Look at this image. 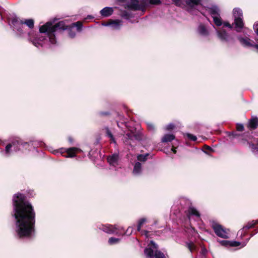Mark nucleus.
<instances>
[{
	"mask_svg": "<svg viewBox=\"0 0 258 258\" xmlns=\"http://www.w3.org/2000/svg\"><path fill=\"white\" fill-rule=\"evenodd\" d=\"M254 47L258 50V44L254 45Z\"/></svg>",
	"mask_w": 258,
	"mask_h": 258,
	"instance_id": "49530a36",
	"label": "nucleus"
},
{
	"mask_svg": "<svg viewBox=\"0 0 258 258\" xmlns=\"http://www.w3.org/2000/svg\"><path fill=\"white\" fill-rule=\"evenodd\" d=\"M13 216L15 219V230L20 237H28L34 231L35 213L25 196L20 193L13 197Z\"/></svg>",
	"mask_w": 258,
	"mask_h": 258,
	"instance_id": "f257e3e1",
	"label": "nucleus"
},
{
	"mask_svg": "<svg viewBox=\"0 0 258 258\" xmlns=\"http://www.w3.org/2000/svg\"><path fill=\"white\" fill-rule=\"evenodd\" d=\"M172 151H173V153H176V150L174 148H172Z\"/></svg>",
	"mask_w": 258,
	"mask_h": 258,
	"instance_id": "de8ad7c7",
	"label": "nucleus"
},
{
	"mask_svg": "<svg viewBox=\"0 0 258 258\" xmlns=\"http://www.w3.org/2000/svg\"><path fill=\"white\" fill-rule=\"evenodd\" d=\"M175 126L173 123H170L165 126V130L170 131L174 128Z\"/></svg>",
	"mask_w": 258,
	"mask_h": 258,
	"instance_id": "2f4dec72",
	"label": "nucleus"
},
{
	"mask_svg": "<svg viewBox=\"0 0 258 258\" xmlns=\"http://www.w3.org/2000/svg\"><path fill=\"white\" fill-rule=\"evenodd\" d=\"M69 35L71 38H74L76 35V33L73 32L72 30H70L69 32Z\"/></svg>",
	"mask_w": 258,
	"mask_h": 258,
	"instance_id": "a19ab883",
	"label": "nucleus"
},
{
	"mask_svg": "<svg viewBox=\"0 0 258 258\" xmlns=\"http://www.w3.org/2000/svg\"><path fill=\"white\" fill-rule=\"evenodd\" d=\"M107 161L109 165L114 167L115 169L116 170V168L117 167V166L119 165L118 155L117 154H114L111 156H109L107 158Z\"/></svg>",
	"mask_w": 258,
	"mask_h": 258,
	"instance_id": "9b49d317",
	"label": "nucleus"
},
{
	"mask_svg": "<svg viewBox=\"0 0 258 258\" xmlns=\"http://www.w3.org/2000/svg\"><path fill=\"white\" fill-rule=\"evenodd\" d=\"M175 5L179 7H181L184 5L183 0H172Z\"/></svg>",
	"mask_w": 258,
	"mask_h": 258,
	"instance_id": "7c9ffc66",
	"label": "nucleus"
},
{
	"mask_svg": "<svg viewBox=\"0 0 258 258\" xmlns=\"http://www.w3.org/2000/svg\"><path fill=\"white\" fill-rule=\"evenodd\" d=\"M133 227H130L127 228V229L126 230V232H125V234L127 235H130L131 234V233H132L133 232Z\"/></svg>",
	"mask_w": 258,
	"mask_h": 258,
	"instance_id": "58836bf2",
	"label": "nucleus"
},
{
	"mask_svg": "<svg viewBox=\"0 0 258 258\" xmlns=\"http://www.w3.org/2000/svg\"><path fill=\"white\" fill-rule=\"evenodd\" d=\"M233 15L234 18L235 28L237 32H239L243 27L242 10L239 8H234L233 10Z\"/></svg>",
	"mask_w": 258,
	"mask_h": 258,
	"instance_id": "20e7f679",
	"label": "nucleus"
},
{
	"mask_svg": "<svg viewBox=\"0 0 258 258\" xmlns=\"http://www.w3.org/2000/svg\"><path fill=\"white\" fill-rule=\"evenodd\" d=\"M122 21L118 20L111 21L109 23L104 24V26H111V27L114 29H119L122 26Z\"/></svg>",
	"mask_w": 258,
	"mask_h": 258,
	"instance_id": "2eb2a0df",
	"label": "nucleus"
},
{
	"mask_svg": "<svg viewBox=\"0 0 258 258\" xmlns=\"http://www.w3.org/2000/svg\"><path fill=\"white\" fill-rule=\"evenodd\" d=\"M25 145H28L27 143L20 144L18 141L13 142L12 143L8 144L5 151H2V152L4 156L6 157L9 156L13 151L17 152L20 150V146H25Z\"/></svg>",
	"mask_w": 258,
	"mask_h": 258,
	"instance_id": "39448f33",
	"label": "nucleus"
},
{
	"mask_svg": "<svg viewBox=\"0 0 258 258\" xmlns=\"http://www.w3.org/2000/svg\"><path fill=\"white\" fill-rule=\"evenodd\" d=\"M187 137L190 140L196 141L197 140V137L196 136L190 134H186Z\"/></svg>",
	"mask_w": 258,
	"mask_h": 258,
	"instance_id": "72a5a7b5",
	"label": "nucleus"
},
{
	"mask_svg": "<svg viewBox=\"0 0 258 258\" xmlns=\"http://www.w3.org/2000/svg\"><path fill=\"white\" fill-rule=\"evenodd\" d=\"M212 227L218 237L222 238H228L229 237L227 230L225 229L221 225L213 223L212 224Z\"/></svg>",
	"mask_w": 258,
	"mask_h": 258,
	"instance_id": "423d86ee",
	"label": "nucleus"
},
{
	"mask_svg": "<svg viewBox=\"0 0 258 258\" xmlns=\"http://www.w3.org/2000/svg\"><path fill=\"white\" fill-rule=\"evenodd\" d=\"M255 224H256V222H254V221H252L248 223L244 227H243V228L242 229H241L240 230H239L238 231V233H241V234H242L245 229H250V228L253 227L255 225Z\"/></svg>",
	"mask_w": 258,
	"mask_h": 258,
	"instance_id": "5701e85b",
	"label": "nucleus"
},
{
	"mask_svg": "<svg viewBox=\"0 0 258 258\" xmlns=\"http://www.w3.org/2000/svg\"><path fill=\"white\" fill-rule=\"evenodd\" d=\"M148 156V154H147L146 155H139L137 156V159L139 161L145 162L147 160V157Z\"/></svg>",
	"mask_w": 258,
	"mask_h": 258,
	"instance_id": "c756f323",
	"label": "nucleus"
},
{
	"mask_svg": "<svg viewBox=\"0 0 258 258\" xmlns=\"http://www.w3.org/2000/svg\"><path fill=\"white\" fill-rule=\"evenodd\" d=\"M238 39L240 41L241 44L244 46H247V47L253 46L254 47V45L252 44L250 42V39L249 38H244L241 37H238Z\"/></svg>",
	"mask_w": 258,
	"mask_h": 258,
	"instance_id": "f3484780",
	"label": "nucleus"
},
{
	"mask_svg": "<svg viewBox=\"0 0 258 258\" xmlns=\"http://www.w3.org/2000/svg\"><path fill=\"white\" fill-rule=\"evenodd\" d=\"M134 137V135L133 133H127L124 136L125 138H127L129 140H132Z\"/></svg>",
	"mask_w": 258,
	"mask_h": 258,
	"instance_id": "e433bc0d",
	"label": "nucleus"
},
{
	"mask_svg": "<svg viewBox=\"0 0 258 258\" xmlns=\"http://www.w3.org/2000/svg\"><path fill=\"white\" fill-rule=\"evenodd\" d=\"M105 130H106V133L107 136L110 138V139L111 140V141L113 143L115 144L116 143L115 140L113 137V136L111 134L110 131L109 130V128L108 127H106Z\"/></svg>",
	"mask_w": 258,
	"mask_h": 258,
	"instance_id": "bb28decb",
	"label": "nucleus"
},
{
	"mask_svg": "<svg viewBox=\"0 0 258 258\" xmlns=\"http://www.w3.org/2000/svg\"><path fill=\"white\" fill-rule=\"evenodd\" d=\"M236 129L238 131H242L244 129V126L242 124L237 123L236 125Z\"/></svg>",
	"mask_w": 258,
	"mask_h": 258,
	"instance_id": "c9c22d12",
	"label": "nucleus"
},
{
	"mask_svg": "<svg viewBox=\"0 0 258 258\" xmlns=\"http://www.w3.org/2000/svg\"><path fill=\"white\" fill-rule=\"evenodd\" d=\"M142 171V165L139 162H137L135 163L133 173L135 175H139Z\"/></svg>",
	"mask_w": 258,
	"mask_h": 258,
	"instance_id": "a211bd4d",
	"label": "nucleus"
},
{
	"mask_svg": "<svg viewBox=\"0 0 258 258\" xmlns=\"http://www.w3.org/2000/svg\"><path fill=\"white\" fill-rule=\"evenodd\" d=\"M175 139V136L172 134H166L162 139V142H171Z\"/></svg>",
	"mask_w": 258,
	"mask_h": 258,
	"instance_id": "aec40b11",
	"label": "nucleus"
},
{
	"mask_svg": "<svg viewBox=\"0 0 258 258\" xmlns=\"http://www.w3.org/2000/svg\"><path fill=\"white\" fill-rule=\"evenodd\" d=\"M147 222V219L146 218H142L141 219L139 222L137 226V230L140 231L141 229V228L144 224H145Z\"/></svg>",
	"mask_w": 258,
	"mask_h": 258,
	"instance_id": "a878e982",
	"label": "nucleus"
},
{
	"mask_svg": "<svg viewBox=\"0 0 258 258\" xmlns=\"http://www.w3.org/2000/svg\"><path fill=\"white\" fill-rule=\"evenodd\" d=\"M222 24H223L224 26L227 27L230 29L232 28V26L228 22H225Z\"/></svg>",
	"mask_w": 258,
	"mask_h": 258,
	"instance_id": "37998d69",
	"label": "nucleus"
},
{
	"mask_svg": "<svg viewBox=\"0 0 258 258\" xmlns=\"http://www.w3.org/2000/svg\"><path fill=\"white\" fill-rule=\"evenodd\" d=\"M258 126V118L252 117L248 122V127L251 129H255Z\"/></svg>",
	"mask_w": 258,
	"mask_h": 258,
	"instance_id": "6ab92c4d",
	"label": "nucleus"
},
{
	"mask_svg": "<svg viewBox=\"0 0 258 258\" xmlns=\"http://www.w3.org/2000/svg\"><path fill=\"white\" fill-rule=\"evenodd\" d=\"M186 245L191 252L196 250L197 247L192 242H186Z\"/></svg>",
	"mask_w": 258,
	"mask_h": 258,
	"instance_id": "393cba45",
	"label": "nucleus"
},
{
	"mask_svg": "<svg viewBox=\"0 0 258 258\" xmlns=\"http://www.w3.org/2000/svg\"><path fill=\"white\" fill-rule=\"evenodd\" d=\"M189 217L191 216H195L198 218L200 217V214L199 212L194 208L190 207L188 209Z\"/></svg>",
	"mask_w": 258,
	"mask_h": 258,
	"instance_id": "4be33fe9",
	"label": "nucleus"
},
{
	"mask_svg": "<svg viewBox=\"0 0 258 258\" xmlns=\"http://www.w3.org/2000/svg\"><path fill=\"white\" fill-rule=\"evenodd\" d=\"M248 240V239H247L246 242H243L242 243H241L239 242L236 241H230L229 246L236 247V246L241 245V247H243L246 245Z\"/></svg>",
	"mask_w": 258,
	"mask_h": 258,
	"instance_id": "412c9836",
	"label": "nucleus"
},
{
	"mask_svg": "<svg viewBox=\"0 0 258 258\" xmlns=\"http://www.w3.org/2000/svg\"><path fill=\"white\" fill-rule=\"evenodd\" d=\"M213 20L214 24L217 26H220L222 24V22L220 15L213 17Z\"/></svg>",
	"mask_w": 258,
	"mask_h": 258,
	"instance_id": "b1692460",
	"label": "nucleus"
},
{
	"mask_svg": "<svg viewBox=\"0 0 258 258\" xmlns=\"http://www.w3.org/2000/svg\"><path fill=\"white\" fill-rule=\"evenodd\" d=\"M206 10L211 15L212 17L220 15V10L215 5L207 7Z\"/></svg>",
	"mask_w": 258,
	"mask_h": 258,
	"instance_id": "ddd939ff",
	"label": "nucleus"
},
{
	"mask_svg": "<svg viewBox=\"0 0 258 258\" xmlns=\"http://www.w3.org/2000/svg\"><path fill=\"white\" fill-rule=\"evenodd\" d=\"M67 29V26L64 21H59L55 24L48 22L40 27V34L36 37L32 38L30 36V39L33 44L37 47H42L48 43L55 44L56 42L55 33L58 31L64 30Z\"/></svg>",
	"mask_w": 258,
	"mask_h": 258,
	"instance_id": "f03ea898",
	"label": "nucleus"
},
{
	"mask_svg": "<svg viewBox=\"0 0 258 258\" xmlns=\"http://www.w3.org/2000/svg\"><path fill=\"white\" fill-rule=\"evenodd\" d=\"M217 34L219 39L222 41L229 42L232 39L230 36L223 29L217 30Z\"/></svg>",
	"mask_w": 258,
	"mask_h": 258,
	"instance_id": "f8f14e48",
	"label": "nucleus"
},
{
	"mask_svg": "<svg viewBox=\"0 0 258 258\" xmlns=\"http://www.w3.org/2000/svg\"><path fill=\"white\" fill-rule=\"evenodd\" d=\"M72 27H76L77 28V30L78 31H80L81 30L82 27V23L80 21H78L76 23H74L72 24Z\"/></svg>",
	"mask_w": 258,
	"mask_h": 258,
	"instance_id": "cd10ccee",
	"label": "nucleus"
},
{
	"mask_svg": "<svg viewBox=\"0 0 258 258\" xmlns=\"http://www.w3.org/2000/svg\"><path fill=\"white\" fill-rule=\"evenodd\" d=\"M253 28L256 32V34L258 35V23H255L253 25Z\"/></svg>",
	"mask_w": 258,
	"mask_h": 258,
	"instance_id": "79ce46f5",
	"label": "nucleus"
},
{
	"mask_svg": "<svg viewBox=\"0 0 258 258\" xmlns=\"http://www.w3.org/2000/svg\"><path fill=\"white\" fill-rule=\"evenodd\" d=\"M133 227H130L127 228V229L126 230V232H125V234L127 235H130L131 234V233H132L133 232Z\"/></svg>",
	"mask_w": 258,
	"mask_h": 258,
	"instance_id": "4c0bfd02",
	"label": "nucleus"
},
{
	"mask_svg": "<svg viewBox=\"0 0 258 258\" xmlns=\"http://www.w3.org/2000/svg\"><path fill=\"white\" fill-rule=\"evenodd\" d=\"M158 246L153 241L151 240L148 247L144 250L146 258H166L165 254L158 250Z\"/></svg>",
	"mask_w": 258,
	"mask_h": 258,
	"instance_id": "7ed1b4c3",
	"label": "nucleus"
},
{
	"mask_svg": "<svg viewBox=\"0 0 258 258\" xmlns=\"http://www.w3.org/2000/svg\"><path fill=\"white\" fill-rule=\"evenodd\" d=\"M120 241V239L114 237H111L108 240V243L110 245L117 243Z\"/></svg>",
	"mask_w": 258,
	"mask_h": 258,
	"instance_id": "c85d7f7f",
	"label": "nucleus"
},
{
	"mask_svg": "<svg viewBox=\"0 0 258 258\" xmlns=\"http://www.w3.org/2000/svg\"><path fill=\"white\" fill-rule=\"evenodd\" d=\"M12 24L13 25L14 29H18L17 27L19 25H23V24H26L30 28H33L34 27V21L32 19H27L25 20L24 21H19L17 19L14 18L12 20Z\"/></svg>",
	"mask_w": 258,
	"mask_h": 258,
	"instance_id": "0eeeda50",
	"label": "nucleus"
},
{
	"mask_svg": "<svg viewBox=\"0 0 258 258\" xmlns=\"http://www.w3.org/2000/svg\"><path fill=\"white\" fill-rule=\"evenodd\" d=\"M120 227L116 226L115 225H103L101 228H99L101 230L104 231L106 233L109 234L115 233L116 234H120L118 231Z\"/></svg>",
	"mask_w": 258,
	"mask_h": 258,
	"instance_id": "9d476101",
	"label": "nucleus"
},
{
	"mask_svg": "<svg viewBox=\"0 0 258 258\" xmlns=\"http://www.w3.org/2000/svg\"><path fill=\"white\" fill-rule=\"evenodd\" d=\"M147 125L148 129L150 131H154L155 126H154V124L152 123L148 122V123H147Z\"/></svg>",
	"mask_w": 258,
	"mask_h": 258,
	"instance_id": "f704fd0d",
	"label": "nucleus"
},
{
	"mask_svg": "<svg viewBox=\"0 0 258 258\" xmlns=\"http://www.w3.org/2000/svg\"><path fill=\"white\" fill-rule=\"evenodd\" d=\"M185 2L188 11L194 14V10L200 6L201 0H185Z\"/></svg>",
	"mask_w": 258,
	"mask_h": 258,
	"instance_id": "6e6552de",
	"label": "nucleus"
},
{
	"mask_svg": "<svg viewBox=\"0 0 258 258\" xmlns=\"http://www.w3.org/2000/svg\"><path fill=\"white\" fill-rule=\"evenodd\" d=\"M248 144H249V147H250L251 149H254L255 148L254 144H250V143H248Z\"/></svg>",
	"mask_w": 258,
	"mask_h": 258,
	"instance_id": "c03bdc74",
	"label": "nucleus"
},
{
	"mask_svg": "<svg viewBox=\"0 0 258 258\" xmlns=\"http://www.w3.org/2000/svg\"><path fill=\"white\" fill-rule=\"evenodd\" d=\"M220 243L223 246H229L230 241L228 240H220L219 241Z\"/></svg>",
	"mask_w": 258,
	"mask_h": 258,
	"instance_id": "473e14b6",
	"label": "nucleus"
},
{
	"mask_svg": "<svg viewBox=\"0 0 258 258\" xmlns=\"http://www.w3.org/2000/svg\"><path fill=\"white\" fill-rule=\"evenodd\" d=\"M88 17H89V18H92V17H91V16H88Z\"/></svg>",
	"mask_w": 258,
	"mask_h": 258,
	"instance_id": "09e8293b",
	"label": "nucleus"
},
{
	"mask_svg": "<svg viewBox=\"0 0 258 258\" xmlns=\"http://www.w3.org/2000/svg\"><path fill=\"white\" fill-rule=\"evenodd\" d=\"M206 251H207V250H206V249L205 248H203V249H202V252H203L204 253H206Z\"/></svg>",
	"mask_w": 258,
	"mask_h": 258,
	"instance_id": "a18cd8bd",
	"label": "nucleus"
},
{
	"mask_svg": "<svg viewBox=\"0 0 258 258\" xmlns=\"http://www.w3.org/2000/svg\"><path fill=\"white\" fill-rule=\"evenodd\" d=\"M197 32L202 36L206 37L209 35V31L203 24H200L198 27Z\"/></svg>",
	"mask_w": 258,
	"mask_h": 258,
	"instance_id": "4468645a",
	"label": "nucleus"
},
{
	"mask_svg": "<svg viewBox=\"0 0 258 258\" xmlns=\"http://www.w3.org/2000/svg\"><path fill=\"white\" fill-rule=\"evenodd\" d=\"M113 12L112 8L111 7H105L100 11V14L101 16L104 17H107L112 15Z\"/></svg>",
	"mask_w": 258,
	"mask_h": 258,
	"instance_id": "dca6fc26",
	"label": "nucleus"
},
{
	"mask_svg": "<svg viewBox=\"0 0 258 258\" xmlns=\"http://www.w3.org/2000/svg\"><path fill=\"white\" fill-rule=\"evenodd\" d=\"M61 154L64 152H66L67 155H63L67 158H73L76 156V153L82 152V150L78 148L72 147L68 149H61Z\"/></svg>",
	"mask_w": 258,
	"mask_h": 258,
	"instance_id": "1a4fd4ad",
	"label": "nucleus"
},
{
	"mask_svg": "<svg viewBox=\"0 0 258 258\" xmlns=\"http://www.w3.org/2000/svg\"><path fill=\"white\" fill-rule=\"evenodd\" d=\"M145 232L146 234L148 233V231H146Z\"/></svg>",
	"mask_w": 258,
	"mask_h": 258,
	"instance_id": "8fccbe9b",
	"label": "nucleus"
},
{
	"mask_svg": "<svg viewBox=\"0 0 258 258\" xmlns=\"http://www.w3.org/2000/svg\"><path fill=\"white\" fill-rule=\"evenodd\" d=\"M149 2L151 4L158 5L160 4V0H149Z\"/></svg>",
	"mask_w": 258,
	"mask_h": 258,
	"instance_id": "ea45409f",
	"label": "nucleus"
}]
</instances>
